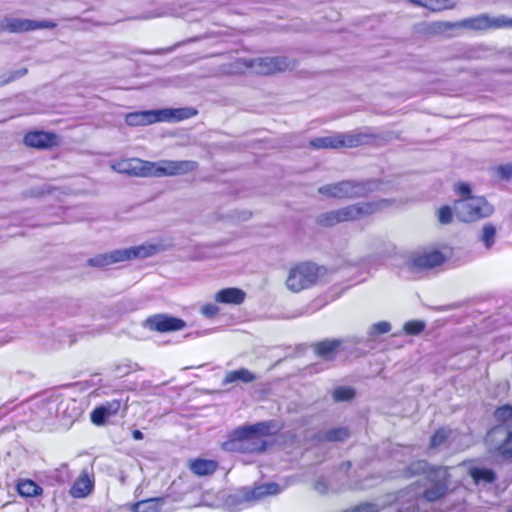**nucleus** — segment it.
I'll use <instances>...</instances> for the list:
<instances>
[{"instance_id": "21", "label": "nucleus", "mask_w": 512, "mask_h": 512, "mask_svg": "<svg viewBox=\"0 0 512 512\" xmlns=\"http://www.w3.org/2000/svg\"><path fill=\"white\" fill-rule=\"evenodd\" d=\"M125 123L128 126H148L159 122L157 110L135 111L125 114Z\"/></svg>"}, {"instance_id": "8", "label": "nucleus", "mask_w": 512, "mask_h": 512, "mask_svg": "<svg viewBox=\"0 0 512 512\" xmlns=\"http://www.w3.org/2000/svg\"><path fill=\"white\" fill-rule=\"evenodd\" d=\"M239 67L250 70L256 75L268 76L281 73L290 68L287 57H258L238 60Z\"/></svg>"}, {"instance_id": "38", "label": "nucleus", "mask_w": 512, "mask_h": 512, "mask_svg": "<svg viewBox=\"0 0 512 512\" xmlns=\"http://www.w3.org/2000/svg\"><path fill=\"white\" fill-rule=\"evenodd\" d=\"M27 72V68H20L17 70L10 71L9 73L0 75V87L22 78L27 74Z\"/></svg>"}, {"instance_id": "40", "label": "nucleus", "mask_w": 512, "mask_h": 512, "mask_svg": "<svg viewBox=\"0 0 512 512\" xmlns=\"http://www.w3.org/2000/svg\"><path fill=\"white\" fill-rule=\"evenodd\" d=\"M342 512H380V507L375 503L362 502Z\"/></svg>"}, {"instance_id": "14", "label": "nucleus", "mask_w": 512, "mask_h": 512, "mask_svg": "<svg viewBox=\"0 0 512 512\" xmlns=\"http://www.w3.org/2000/svg\"><path fill=\"white\" fill-rule=\"evenodd\" d=\"M23 144L32 149L52 150L61 144V137L52 131L33 129L24 134Z\"/></svg>"}, {"instance_id": "7", "label": "nucleus", "mask_w": 512, "mask_h": 512, "mask_svg": "<svg viewBox=\"0 0 512 512\" xmlns=\"http://www.w3.org/2000/svg\"><path fill=\"white\" fill-rule=\"evenodd\" d=\"M456 29H466L475 32L487 30L510 29L512 28V18L504 15L491 17L486 13L478 14L472 17L455 21Z\"/></svg>"}, {"instance_id": "5", "label": "nucleus", "mask_w": 512, "mask_h": 512, "mask_svg": "<svg viewBox=\"0 0 512 512\" xmlns=\"http://www.w3.org/2000/svg\"><path fill=\"white\" fill-rule=\"evenodd\" d=\"M377 138L378 135L374 133H335L331 136L313 138L309 141V146L315 150L357 148L371 145Z\"/></svg>"}, {"instance_id": "17", "label": "nucleus", "mask_w": 512, "mask_h": 512, "mask_svg": "<svg viewBox=\"0 0 512 512\" xmlns=\"http://www.w3.org/2000/svg\"><path fill=\"white\" fill-rule=\"evenodd\" d=\"M343 350V341L341 339H324L315 342L312 345V351L319 359L323 361H334Z\"/></svg>"}, {"instance_id": "29", "label": "nucleus", "mask_w": 512, "mask_h": 512, "mask_svg": "<svg viewBox=\"0 0 512 512\" xmlns=\"http://www.w3.org/2000/svg\"><path fill=\"white\" fill-rule=\"evenodd\" d=\"M218 467V463L214 460L196 459L191 462V471L199 476H206L213 474Z\"/></svg>"}, {"instance_id": "23", "label": "nucleus", "mask_w": 512, "mask_h": 512, "mask_svg": "<svg viewBox=\"0 0 512 512\" xmlns=\"http://www.w3.org/2000/svg\"><path fill=\"white\" fill-rule=\"evenodd\" d=\"M409 4L424 8L431 13H441L457 7L456 0H406Z\"/></svg>"}, {"instance_id": "20", "label": "nucleus", "mask_w": 512, "mask_h": 512, "mask_svg": "<svg viewBox=\"0 0 512 512\" xmlns=\"http://www.w3.org/2000/svg\"><path fill=\"white\" fill-rule=\"evenodd\" d=\"M159 122H180L198 115L194 107L158 109Z\"/></svg>"}, {"instance_id": "48", "label": "nucleus", "mask_w": 512, "mask_h": 512, "mask_svg": "<svg viewBox=\"0 0 512 512\" xmlns=\"http://www.w3.org/2000/svg\"><path fill=\"white\" fill-rule=\"evenodd\" d=\"M313 452H315V450L307 449V450H305V452H304V453H302V456H304V457H309V454H310V453H313Z\"/></svg>"}, {"instance_id": "43", "label": "nucleus", "mask_w": 512, "mask_h": 512, "mask_svg": "<svg viewBox=\"0 0 512 512\" xmlns=\"http://www.w3.org/2000/svg\"><path fill=\"white\" fill-rule=\"evenodd\" d=\"M372 329L375 334H378V335L386 334L390 331L391 325L389 322L380 321V322L375 323L373 325Z\"/></svg>"}, {"instance_id": "22", "label": "nucleus", "mask_w": 512, "mask_h": 512, "mask_svg": "<svg viewBox=\"0 0 512 512\" xmlns=\"http://www.w3.org/2000/svg\"><path fill=\"white\" fill-rule=\"evenodd\" d=\"M245 299V291L238 287L223 288L214 295L216 303L225 305H241Z\"/></svg>"}, {"instance_id": "6", "label": "nucleus", "mask_w": 512, "mask_h": 512, "mask_svg": "<svg viewBox=\"0 0 512 512\" xmlns=\"http://www.w3.org/2000/svg\"><path fill=\"white\" fill-rule=\"evenodd\" d=\"M493 417L499 424L487 432L485 442L492 448H509L512 445V425L504 427V424L512 419V404L498 406Z\"/></svg>"}, {"instance_id": "46", "label": "nucleus", "mask_w": 512, "mask_h": 512, "mask_svg": "<svg viewBox=\"0 0 512 512\" xmlns=\"http://www.w3.org/2000/svg\"><path fill=\"white\" fill-rule=\"evenodd\" d=\"M352 466V463L350 461H347L345 463L341 464L340 469L347 471Z\"/></svg>"}, {"instance_id": "11", "label": "nucleus", "mask_w": 512, "mask_h": 512, "mask_svg": "<svg viewBox=\"0 0 512 512\" xmlns=\"http://www.w3.org/2000/svg\"><path fill=\"white\" fill-rule=\"evenodd\" d=\"M449 477L446 467H434L429 472L428 478L431 486L423 491L422 497L427 502H435L444 498L449 490Z\"/></svg>"}, {"instance_id": "49", "label": "nucleus", "mask_w": 512, "mask_h": 512, "mask_svg": "<svg viewBox=\"0 0 512 512\" xmlns=\"http://www.w3.org/2000/svg\"><path fill=\"white\" fill-rule=\"evenodd\" d=\"M502 454L505 456H512V450H501Z\"/></svg>"}, {"instance_id": "26", "label": "nucleus", "mask_w": 512, "mask_h": 512, "mask_svg": "<svg viewBox=\"0 0 512 512\" xmlns=\"http://www.w3.org/2000/svg\"><path fill=\"white\" fill-rule=\"evenodd\" d=\"M256 375L246 368L232 370L226 373L223 384L228 385L235 382L251 383L256 380Z\"/></svg>"}, {"instance_id": "33", "label": "nucleus", "mask_w": 512, "mask_h": 512, "mask_svg": "<svg viewBox=\"0 0 512 512\" xmlns=\"http://www.w3.org/2000/svg\"><path fill=\"white\" fill-rule=\"evenodd\" d=\"M350 437V430L347 427H335L324 431L323 438L330 442L344 441Z\"/></svg>"}, {"instance_id": "24", "label": "nucleus", "mask_w": 512, "mask_h": 512, "mask_svg": "<svg viewBox=\"0 0 512 512\" xmlns=\"http://www.w3.org/2000/svg\"><path fill=\"white\" fill-rule=\"evenodd\" d=\"M160 250L159 245L155 244H148V245H139V246H133L127 249L119 250L121 254V258H123V261H128L132 259H143L151 257L152 255L156 254Z\"/></svg>"}, {"instance_id": "32", "label": "nucleus", "mask_w": 512, "mask_h": 512, "mask_svg": "<svg viewBox=\"0 0 512 512\" xmlns=\"http://www.w3.org/2000/svg\"><path fill=\"white\" fill-rule=\"evenodd\" d=\"M470 475L477 484L480 482L493 483L496 479L494 471L489 468H472L470 470Z\"/></svg>"}, {"instance_id": "18", "label": "nucleus", "mask_w": 512, "mask_h": 512, "mask_svg": "<svg viewBox=\"0 0 512 512\" xmlns=\"http://www.w3.org/2000/svg\"><path fill=\"white\" fill-rule=\"evenodd\" d=\"M123 406L122 400L113 399L96 406L90 413V420L96 426H103L107 420L116 416Z\"/></svg>"}, {"instance_id": "19", "label": "nucleus", "mask_w": 512, "mask_h": 512, "mask_svg": "<svg viewBox=\"0 0 512 512\" xmlns=\"http://www.w3.org/2000/svg\"><path fill=\"white\" fill-rule=\"evenodd\" d=\"M419 34L425 37L440 36L449 31L456 30L455 22L436 20L431 22H422L415 26Z\"/></svg>"}, {"instance_id": "30", "label": "nucleus", "mask_w": 512, "mask_h": 512, "mask_svg": "<svg viewBox=\"0 0 512 512\" xmlns=\"http://www.w3.org/2000/svg\"><path fill=\"white\" fill-rule=\"evenodd\" d=\"M435 466L431 467L428 462L424 460H417L410 463L403 471L404 477H412L419 474H427V479L429 478V472Z\"/></svg>"}, {"instance_id": "45", "label": "nucleus", "mask_w": 512, "mask_h": 512, "mask_svg": "<svg viewBox=\"0 0 512 512\" xmlns=\"http://www.w3.org/2000/svg\"><path fill=\"white\" fill-rule=\"evenodd\" d=\"M132 437L135 440H141L143 439V433L140 430H133L132 431Z\"/></svg>"}, {"instance_id": "2", "label": "nucleus", "mask_w": 512, "mask_h": 512, "mask_svg": "<svg viewBox=\"0 0 512 512\" xmlns=\"http://www.w3.org/2000/svg\"><path fill=\"white\" fill-rule=\"evenodd\" d=\"M454 192L459 196L454 201L455 214L461 222H477L490 217L495 211L494 206L484 196H473L467 183H456Z\"/></svg>"}, {"instance_id": "27", "label": "nucleus", "mask_w": 512, "mask_h": 512, "mask_svg": "<svg viewBox=\"0 0 512 512\" xmlns=\"http://www.w3.org/2000/svg\"><path fill=\"white\" fill-rule=\"evenodd\" d=\"M93 490V482L87 474L81 475L71 487L70 493L75 498H83Z\"/></svg>"}, {"instance_id": "42", "label": "nucleus", "mask_w": 512, "mask_h": 512, "mask_svg": "<svg viewBox=\"0 0 512 512\" xmlns=\"http://www.w3.org/2000/svg\"><path fill=\"white\" fill-rule=\"evenodd\" d=\"M496 172L500 179L509 180L512 178V164L500 165L496 168Z\"/></svg>"}, {"instance_id": "36", "label": "nucleus", "mask_w": 512, "mask_h": 512, "mask_svg": "<svg viewBox=\"0 0 512 512\" xmlns=\"http://www.w3.org/2000/svg\"><path fill=\"white\" fill-rule=\"evenodd\" d=\"M451 435V430L445 427L438 428L434 434L431 436L429 448H437L443 445L449 436Z\"/></svg>"}, {"instance_id": "44", "label": "nucleus", "mask_w": 512, "mask_h": 512, "mask_svg": "<svg viewBox=\"0 0 512 512\" xmlns=\"http://www.w3.org/2000/svg\"><path fill=\"white\" fill-rule=\"evenodd\" d=\"M314 489L320 493L325 494L328 491V485L323 477L317 479L314 483Z\"/></svg>"}, {"instance_id": "15", "label": "nucleus", "mask_w": 512, "mask_h": 512, "mask_svg": "<svg viewBox=\"0 0 512 512\" xmlns=\"http://www.w3.org/2000/svg\"><path fill=\"white\" fill-rule=\"evenodd\" d=\"M145 326L159 333L176 332L186 327V322L168 314H154L146 319Z\"/></svg>"}, {"instance_id": "31", "label": "nucleus", "mask_w": 512, "mask_h": 512, "mask_svg": "<svg viewBox=\"0 0 512 512\" xmlns=\"http://www.w3.org/2000/svg\"><path fill=\"white\" fill-rule=\"evenodd\" d=\"M17 491L21 496L34 497L42 493V488L33 480H20L17 485Z\"/></svg>"}, {"instance_id": "50", "label": "nucleus", "mask_w": 512, "mask_h": 512, "mask_svg": "<svg viewBox=\"0 0 512 512\" xmlns=\"http://www.w3.org/2000/svg\"><path fill=\"white\" fill-rule=\"evenodd\" d=\"M259 448L265 449V448H267V444L266 443H262V445Z\"/></svg>"}, {"instance_id": "1", "label": "nucleus", "mask_w": 512, "mask_h": 512, "mask_svg": "<svg viewBox=\"0 0 512 512\" xmlns=\"http://www.w3.org/2000/svg\"><path fill=\"white\" fill-rule=\"evenodd\" d=\"M198 167V162L193 160L151 162L140 158L122 159L112 165L117 173L143 178L185 175L196 171Z\"/></svg>"}, {"instance_id": "9", "label": "nucleus", "mask_w": 512, "mask_h": 512, "mask_svg": "<svg viewBox=\"0 0 512 512\" xmlns=\"http://www.w3.org/2000/svg\"><path fill=\"white\" fill-rule=\"evenodd\" d=\"M282 426L276 420L258 422L252 425H242L231 432L232 441H247L276 435Z\"/></svg>"}, {"instance_id": "25", "label": "nucleus", "mask_w": 512, "mask_h": 512, "mask_svg": "<svg viewBox=\"0 0 512 512\" xmlns=\"http://www.w3.org/2000/svg\"><path fill=\"white\" fill-rule=\"evenodd\" d=\"M123 262L119 250H113L109 253L99 254L87 260V265L95 268H103L111 264Z\"/></svg>"}, {"instance_id": "4", "label": "nucleus", "mask_w": 512, "mask_h": 512, "mask_svg": "<svg viewBox=\"0 0 512 512\" xmlns=\"http://www.w3.org/2000/svg\"><path fill=\"white\" fill-rule=\"evenodd\" d=\"M326 274L323 265L310 260L297 261L287 270L285 286L292 293H300L316 286Z\"/></svg>"}, {"instance_id": "41", "label": "nucleus", "mask_w": 512, "mask_h": 512, "mask_svg": "<svg viewBox=\"0 0 512 512\" xmlns=\"http://www.w3.org/2000/svg\"><path fill=\"white\" fill-rule=\"evenodd\" d=\"M201 314L207 318H215L220 313L219 307L215 303H206L201 309Z\"/></svg>"}, {"instance_id": "47", "label": "nucleus", "mask_w": 512, "mask_h": 512, "mask_svg": "<svg viewBox=\"0 0 512 512\" xmlns=\"http://www.w3.org/2000/svg\"><path fill=\"white\" fill-rule=\"evenodd\" d=\"M239 452H256V453H260V452H265L266 450H260V449H257V450H238Z\"/></svg>"}, {"instance_id": "35", "label": "nucleus", "mask_w": 512, "mask_h": 512, "mask_svg": "<svg viewBox=\"0 0 512 512\" xmlns=\"http://www.w3.org/2000/svg\"><path fill=\"white\" fill-rule=\"evenodd\" d=\"M355 396V389L349 386H338L332 392V397L335 402L352 401Z\"/></svg>"}, {"instance_id": "10", "label": "nucleus", "mask_w": 512, "mask_h": 512, "mask_svg": "<svg viewBox=\"0 0 512 512\" xmlns=\"http://www.w3.org/2000/svg\"><path fill=\"white\" fill-rule=\"evenodd\" d=\"M364 184L355 180H342L318 188V193L332 199L349 200L364 196Z\"/></svg>"}, {"instance_id": "3", "label": "nucleus", "mask_w": 512, "mask_h": 512, "mask_svg": "<svg viewBox=\"0 0 512 512\" xmlns=\"http://www.w3.org/2000/svg\"><path fill=\"white\" fill-rule=\"evenodd\" d=\"M389 203V200L381 199L378 201L347 205L320 214L316 222L321 227L330 228L341 223L357 221L380 212L384 207L389 205Z\"/></svg>"}, {"instance_id": "34", "label": "nucleus", "mask_w": 512, "mask_h": 512, "mask_svg": "<svg viewBox=\"0 0 512 512\" xmlns=\"http://www.w3.org/2000/svg\"><path fill=\"white\" fill-rule=\"evenodd\" d=\"M496 226L492 223H486L482 227L479 240L485 245L487 249L493 247L496 239Z\"/></svg>"}, {"instance_id": "12", "label": "nucleus", "mask_w": 512, "mask_h": 512, "mask_svg": "<svg viewBox=\"0 0 512 512\" xmlns=\"http://www.w3.org/2000/svg\"><path fill=\"white\" fill-rule=\"evenodd\" d=\"M446 260V256L439 249L425 250L413 253L407 262V268L411 272L431 270L443 265Z\"/></svg>"}, {"instance_id": "13", "label": "nucleus", "mask_w": 512, "mask_h": 512, "mask_svg": "<svg viewBox=\"0 0 512 512\" xmlns=\"http://www.w3.org/2000/svg\"><path fill=\"white\" fill-rule=\"evenodd\" d=\"M280 491L281 488L279 484L275 482L264 483L253 488L244 487L237 491L234 495H231L228 499V503H250L268 495H276L280 493Z\"/></svg>"}, {"instance_id": "28", "label": "nucleus", "mask_w": 512, "mask_h": 512, "mask_svg": "<svg viewBox=\"0 0 512 512\" xmlns=\"http://www.w3.org/2000/svg\"><path fill=\"white\" fill-rule=\"evenodd\" d=\"M165 497L150 498L137 502L133 506V512H163L162 505L166 502Z\"/></svg>"}, {"instance_id": "16", "label": "nucleus", "mask_w": 512, "mask_h": 512, "mask_svg": "<svg viewBox=\"0 0 512 512\" xmlns=\"http://www.w3.org/2000/svg\"><path fill=\"white\" fill-rule=\"evenodd\" d=\"M57 24L53 21H35L21 18H5L2 29L9 33H24L39 29H54Z\"/></svg>"}, {"instance_id": "39", "label": "nucleus", "mask_w": 512, "mask_h": 512, "mask_svg": "<svg viewBox=\"0 0 512 512\" xmlns=\"http://www.w3.org/2000/svg\"><path fill=\"white\" fill-rule=\"evenodd\" d=\"M425 323L422 320H409L403 325V331L407 335H419L425 329Z\"/></svg>"}, {"instance_id": "37", "label": "nucleus", "mask_w": 512, "mask_h": 512, "mask_svg": "<svg viewBox=\"0 0 512 512\" xmlns=\"http://www.w3.org/2000/svg\"><path fill=\"white\" fill-rule=\"evenodd\" d=\"M454 216H456L454 207L443 205L438 209L437 218L443 225L452 223Z\"/></svg>"}]
</instances>
